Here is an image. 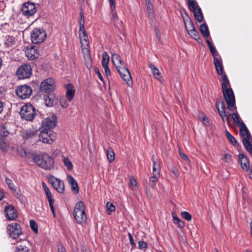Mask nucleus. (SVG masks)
I'll return each instance as SVG.
<instances>
[{"label":"nucleus","mask_w":252,"mask_h":252,"mask_svg":"<svg viewBox=\"0 0 252 252\" xmlns=\"http://www.w3.org/2000/svg\"><path fill=\"white\" fill-rule=\"evenodd\" d=\"M33 159L37 165L44 169L50 170L54 167L53 158L47 154L34 156Z\"/></svg>","instance_id":"nucleus-1"},{"label":"nucleus","mask_w":252,"mask_h":252,"mask_svg":"<svg viewBox=\"0 0 252 252\" xmlns=\"http://www.w3.org/2000/svg\"><path fill=\"white\" fill-rule=\"evenodd\" d=\"M73 216L77 223L82 224L86 222L87 217L85 212V206L82 201H79L76 203Z\"/></svg>","instance_id":"nucleus-2"},{"label":"nucleus","mask_w":252,"mask_h":252,"mask_svg":"<svg viewBox=\"0 0 252 252\" xmlns=\"http://www.w3.org/2000/svg\"><path fill=\"white\" fill-rule=\"evenodd\" d=\"M36 114L34 107L31 104H27L23 105L21 107L20 112L21 118L28 121H32Z\"/></svg>","instance_id":"nucleus-3"},{"label":"nucleus","mask_w":252,"mask_h":252,"mask_svg":"<svg viewBox=\"0 0 252 252\" xmlns=\"http://www.w3.org/2000/svg\"><path fill=\"white\" fill-rule=\"evenodd\" d=\"M239 127L240 132L243 137V144L247 151L251 154L252 153V139L251 137L250 133L244 123H242Z\"/></svg>","instance_id":"nucleus-4"},{"label":"nucleus","mask_w":252,"mask_h":252,"mask_svg":"<svg viewBox=\"0 0 252 252\" xmlns=\"http://www.w3.org/2000/svg\"><path fill=\"white\" fill-rule=\"evenodd\" d=\"M56 138V134L53 131L41 128L40 134L38 135V140L44 143L51 144L55 140Z\"/></svg>","instance_id":"nucleus-5"},{"label":"nucleus","mask_w":252,"mask_h":252,"mask_svg":"<svg viewBox=\"0 0 252 252\" xmlns=\"http://www.w3.org/2000/svg\"><path fill=\"white\" fill-rule=\"evenodd\" d=\"M222 93L229 110L231 111H235L236 109L235 99L232 89L231 88L227 89L222 91Z\"/></svg>","instance_id":"nucleus-6"},{"label":"nucleus","mask_w":252,"mask_h":252,"mask_svg":"<svg viewBox=\"0 0 252 252\" xmlns=\"http://www.w3.org/2000/svg\"><path fill=\"white\" fill-rule=\"evenodd\" d=\"M31 40L34 44L42 43L46 38V33L43 29L34 28L31 33Z\"/></svg>","instance_id":"nucleus-7"},{"label":"nucleus","mask_w":252,"mask_h":252,"mask_svg":"<svg viewBox=\"0 0 252 252\" xmlns=\"http://www.w3.org/2000/svg\"><path fill=\"white\" fill-rule=\"evenodd\" d=\"M56 88L55 82L54 80L52 78H48L41 82L40 86V91L41 92L49 94L52 93Z\"/></svg>","instance_id":"nucleus-8"},{"label":"nucleus","mask_w":252,"mask_h":252,"mask_svg":"<svg viewBox=\"0 0 252 252\" xmlns=\"http://www.w3.org/2000/svg\"><path fill=\"white\" fill-rule=\"evenodd\" d=\"M32 90L30 86L23 85L18 86L16 89V94L17 96L25 99L29 98L32 94Z\"/></svg>","instance_id":"nucleus-9"},{"label":"nucleus","mask_w":252,"mask_h":252,"mask_svg":"<svg viewBox=\"0 0 252 252\" xmlns=\"http://www.w3.org/2000/svg\"><path fill=\"white\" fill-rule=\"evenodd\" d=\"M21 135L22 138L31 142H36L38 141V131L34 129L23 130L21 132Z\"/></svg>","instance_id":"nucleus-10"},{"label":"nucleus","mask_w":252,"mask_h":252,"mask_svg":"<svg viewBox=\"0 0 252 252\" xmlns=\"http://www.w3.org/2000/svg\"><path fill=\"white\" fill-rule=\"evenodd\" d=\"M116 69L121 78L126 82L128 86L132 84L131 77L128 68L124 64L122 66H117Z\"/></svg>","instance_id":"nucleus-11"},{"label":"nucleus","mask_w":252,"mask_h":252,"mask_svg":"<svg viewBox=\"0 0 252 252\" xmlns=\"http://www.w3.org/2000/svg\"><path fill=\"white\" fill-rule=\"evenodd\" d=\"M216 106L219 115L222 119V121L224 122L225 119H226L227 121H229V115L226 114L225 104L221 97L217 99L216 102Z\"/></svg>","instance_id":"nucleus-12"},{"label":"nucleus","mask_w":252,"mask_h":252,"mask_svg":"<svg viewBox=\"0 0 252 252\" xmlns=\"http://www.w3.org/2000/svg\"><path fill=\"white\" fill-rule=\"evenodd\" d=\"M32 69L30 65L24 64L19 67L16 74L20 79H23L30 77L32 74Z\"/></svg>","instance_id":"nucleus-13"},{"label":"nucleus","mask_w":252,"mask_h":252,"mask_svg":"<svg viewBox=\"0 0 252 252\" xmlns=\"http://www.w3.org/2000/svg\"><path fill=\"white\" fill-rule=\"evenodd\" d=\"M8 235L13 239H17L22 233L20 226L17 223L9 224L7 227Z\"/></svg>","instance_id":"nucleus-14"},{"label":"nucleus","mask_w":252,"mask_h":252,"mask_svg":"<svg viewBox=\"0 0 252 252\" xmlns=\"http://www.w3.org/2000/svg\"><path fill=\"white\" fill-rule=\"evenodd\" d=\"M22 13L27 17L33 15L36 11L35 4L31 2H26L23 4L21 8Z\"/></svg>","instance_id":"nucleus-15"},{"label":"nucleus","mask_w":252,"mask_h":252,"mask_svg":"<svg viewBox=\"0 0 252 252\" xmlns=\"http://www.w3.org/2000/svg\"><path fill=\"white\" fill-rule=\"evenodd\" d=\"M79 32L82 46H84V48H82V51L84 54L89 53L88 37L85 29H84L83 30L79 29Z\"/></svg>","instance_id":"nucleus-16"},{"label":"nucleus","mask_w":252,"mask_h":252,"mask_svg":"<svg viewBox=\"0 0 252 252\" xmlns=\"http://www.w3.org/2000/svg\"><path fill=\"white\" fill-rule=\"evenodd\" d=\"M57 123V117L53 115L52 117H48L43 120L42 123V127L50 129L55 127Z\"/></svg>","instance_id":"nucleus-17"},{"label":"nucleus","mask_w":252,"mask_h":252,"mask_svg":"<svg viewBox=\"0 0 252 252\" xmlns=\"http://www.w3.org/2000/svg\"><path fill=\"white\" fill-rule=\"evenodd\" d=\"M27 57L31 60L37 58L39 56V52L37 48L32 45L29 46L25 50Z\"/></svg>","instance_id":"nucleus-18"},{"label":"nucleus","mask_w":252,"mask_h":252,"mask_svg":"<svg viewBox=\"0 0 252 252\" xmlns=\"http://www.w3.org/2000/svg\"><path fill=\"white\" fill-rule=\"evenodd\" d=\"M50 181L51 182V183L52 185L54 188L58 192L60 193H62L63 192L64 190V186L63 181L54 177L50 178Z\"/></svg>","instance_id":"nucleus-19"},{"label":"nucleus","mask_w":252,"mask_h":252,"mask_svg":"<svg viewBox=\"0 0 252 252\" xmlns=\"http://www.w3.org/2000/svg\"><path fill=\"white\" fill-rule=\"evenodd\" d=\"M4 212L6 217L9 220H14L18 216L16 211L14 207L9 205L5 208Z\"/></svg>","instance_id":"nucleus-20"},{"label":"nucleus","mask_w":252,"mask_h":252,"mask_svg":"<svg viewBox=\"0 0 252 252\" xmlns=\"http://www.w3.org/2000/svg\"><path fill=\"white\" fill-rule=\"evenodd\" d=\"M44 100L45 105L48 107L53 106L57 102V99L54 93L47 94L44 96Z\"/></svg>","instance_id":"nucleus-21"},{"label":"nucleus","mask_w":252,"mask_h":252,"mask_svg":"<svg viewBox=\"0 0 252 252\" xmlns=\"http://www.w3.org/2000/svg\"><path fill=\"white\" fill-rule=\"evenodd\" d=\"M239 162L243 170L248 171L250 169V163L248 158L243 154L238 155Z\"/></svg>","instance_id":"nucleus-22"},{"label":"nucleus","mask_w":252,"mask_h":252,"mask_svg":"<svg viewBox=\"0 0 252 252\" xmlns=\"http://www.w3.org/2000/svg\"><path fill=\"white\" fill-rule=\"evenodd\" d=\"M65 89L66 90L65 94L66 98L69 101H71L74 96L75 89L71 84H66Z\"/></svg>","instance_id":"nucleus-23"},{"label":"nucleus","mask_w":252,"mask_h":252,"mask_svg":"<svg viewBox=\"0 0 252 252\" xmlns=\"http://www.w3.org/2000/svg\"><path fill=\"white\" fill-rule=\"evenodd\" d=\"M67 179L69 185L71 186V190L74 194H77L79 192V187L76 181L70 175H67Z\"/></svg>","instance_id":"nucleus-24"},{"label":"nucleus","mask_w":252,"mask_h":252,"mask_svg":"<svg viewBox=\"0 0 252 252\" xmlns=\"http://www.w3.org/2000/svg\"><path fill=\"white\" fill-rule=\"evenodd\" d=\"M152 160L153 162V175L159 176L160 166L159 163L157 162L155 155L152 156Z\"/></svg>","instance_id":"nucleus-25"},{"label":"nucleus","mask_w":252,"mask_h":252,"mask_svg":"<svg viewBox=\"0 0 252 252\" xmlns=\"http://www.w3.org/2000/svg\"><path fill=\"white\" fill-rule=\"evenodd\" d=\"M186 14L187 16V18H185V17H183L184 23L185 24V28L186 29L187 31H190L191 30H193L195 29L193 22L192 20L188 16L187 13L186 12Z\"/></svg>","instance_id":"nucleus-26"},{"label":"nucleus","mask_w":252,"mask_h":252,"mask_svg":"<svg viewBox=\"0 0 252 252\" xmlns=\"http://www.w3.org/2000/svg\"><path fill=\"white\" fill-rule=\"evenodd\" d=\"M112 62L114 65L117 68V66H122L124 65V63L121 60V58L119 55L116 53H112Z\"/></svg>","instance_id":"nucleus-27"},{"label":"nucleus","mask_w":252,"mask_h":252,"mask_svg":"<svg viewBox=\"0 0 252 252\" xmlns=\"http://www.w3.org/2000/svg\"><path fill=\"white\" fill-rule=\"evenodd\" d=\"M2 41L6 47H10L14 43L15 38L13 36L6 35L3 36Z\"/></svg>","instance_id":"nucleus-28"},{"label":"nucleus","mask_w":252,"mask_h":252,"mask_svg":"<svg viewBox=\"0 0 252 252\" xmlns=\"http://www.w3.org/2000/svg\"><path fill=\"white\" fill-rule=\"evenodd\" d=\"M214 65L217 71V73L219 75H221L222 76V74H224L223 73V66L222 65V60H216L215 62H214Z\"/></svg>","instance_id":"nucleus-29"},{"label":"nucleus","mask_w":252,"mask_h":252,"mask_svg":"<svg viewBox=\"0 0 252 252\" xmlns=\"http://www.w3.org/2000/svg\"><path fill=\"white\" fill-rule=\"evenodd\" d=\"M222 82L221 84V88H222V91L231 88L230 87L229 81L225 73H224V74H222Z\"/></svg>","instance_id":"nucleus-30"},{"label":"nucleus","mask_w":252,"mask_h":252,"mask_svg":"<svg viewBox=\"0 0 252 252\" xmlns=\"http://www.w3.org/2000/svg\"><path fill=\"white\" fill-rule=\"evenodd\" d=\"M149 67L151 69L152 72L154 76L158 80H160L161 77L159 70L152 63L149 64Z\"/></svg>","instance_id":"nucleus-31"},{"label":"nucleus","mask_w":252,"mask_h":252,"mask_svg":"<svg viewBox=\"0 0 252 252\" xmlns=\"http://www.w3.org/2000/svg\"><path fill=\"white\" fill-rule=\"evenodd\" d=\"M174 223L179 228H182L185 226L184 222L180 220L175 214L172 213Z\"/></svg>","instance_id":"nucleus-32"},{"label":"nucleus","mask_w":252,"mask_h":252,"mask_svg":"<svg viewBox=\"0 0 252 252\" xmlns=\"http://www.w3.org/2000/svg\"><path fill=\"white\" fill-rule=\"evenodd\" d=\"M62 160L63 162L64 166L68 170H71L73 169L72 163L67 157L63 156Z\"/></svg>","instance_id":"nucleus-33"},{"label":"nucleus","mask_w":252,"mask_h":252,"mask_svg":"<svg viewBox=\"0 0 252 252\" xmlns=\"http://www.w3.org/2000/svg\"><path fill=\"white\" fill-rule=\"evenodd\" d=\"M200 31L205 38L209 36L210 33L207 25L206 24H202L200 27Z\"/></svg>","instance_id":"nucleus-34"},{"label":"nucleus","mask_w":252,"mask_h":252,"mask_svg":"<svg viewBox=\"0 0 252 252\" xmlns=\"http://www.w3.org/2000/svg\"><path fill=\"white\" fill-rule=\"evenodd\" d=\"M188 34L192 38L196 40L198 43L200 42V41L201 40L198 32L195 30V29L191 30L187 32Z\"/></svg>","instance_id":"nucleus-35"},{"label":"nucleus","mask_w":252,"mask_h":252,"mask_svg":"<svg viewBox=\"0 0 252 252\" xmlns=\"http://www.w3.org/2000/svg\"><path fill=\"white\" fill-rule=\"evenodd\" d=\"M225 133L226 137L228 140L230 141V142L234 146H238L239 143L237 142L236 138L227 130H226Z\"/></svg>","instance_id":"nucleus-36"},{"label":"nucleus","mask_w":252,"mask_h":252,"mask_svg":"<svg viewBox=\"0 0 252 252\" xmlns=\"http://www.w3.org/2000/svg\"><path fill=\"white\" fill-rule=\"evenodd\" d=\"M188 5L189 9L192 12L200 8L197 2L192 0H189Z\"/></svg>","instance_id":"nucleus-37"},{"label":"nucleus","mask_w":252,"mask_h":252,"mask_svg":"<svg viewBox=\"0 0 252 252\" xmlns=\"http://www.w3.org/2000/svg\"><path fill=\"white\" fill-rule=\"evenodd\" d=\"M193 12L196 20L199 23L203 21V16L201 8L198 9V10L193 11Z\"/></svg>","instance_id":"nucleus-38"},{"label":"nucleus","mask_w":252,"mask_h":252,"mask_svg":"<svg viewBox=\"0 0 252 252\" xmlns=\"http://www.w3.org/2000/svg\"><path fill=\"white\" fill-rule=\"evenodd\" d=\"M232 117L235 124L238 126H241V124L244 123L240 120V117L237 113H233L232 114Z\"/></svg>","instance_id":"nucleus-39"},{"label":"nucleus","mask_w":252,"mask_h":252,"mask_svg":"<svg viewBox=\"0 0 252 252\" xmlns=\"http://www.w3.org/2000/svg\"><path fill=\"white\" fill-rule=\"evenodd\" d=\"M107 158L108 161L112 163L115 159V153L111 149H109L106 151Z\"/></svg>","instance_id":"nucleus-40"},{"label":"nucleus","mask_w":252,"mask_h":252,"mask_svg":"<svg viewBox=\"0 0 252 252\" xmlns=\"http://www.w3.org/2000/svg\"><path fill=\"white\" fill-rule=\"evenodd\" d=\"M78 23L79 25V29L81 30H84V29H85V18L84 13L82 11L80 13V18L78 21Z\"/></svg>","instance_id":"nucleus-41"},{"label":"nucleus","mask_w":252,"mask_h":252,"mask_svg":"<svg viewBox=\"0 0 252 252\" xmlns=\"http://www.w3.org/2000/svg\"><path fill=\"white\" fill-rule=\"evenodd\" d=\"M109 62V56L106 52H104L102 55V66H108Z\"/></svg>","instance_id":"nucleus-42"},{"label":"nucleus","mask_w":252,"mask_h":252,"mask_svg":"<svg viewBox=\"0 0 252 252\" xmlns=\"http://www.w3.org/2000/svg\"><path fill=\"white\" fill-rule=\"evenodd\" d=\"M158 178L159 176H154V175H153V176L150 178L149 184L153 188L155 187L156 183L158 181Z\"/></svg>","instance_id":"nucleus-43"},{"label":"nucleus","mask_w":252,"mask_h":252,"mask_svg":"<svg viewBox=\"0 0 252 252\" xmlns=\"http://www.w3.org/2000/svg\"><path fill=\"white\" fill-rule=\"evenodd\" d=\"M16 252H30V250L28 247L19 244L16 246Z\"/></svg>","instance_id":"nucleus-44"},{"label":"nucleus","mask_w":252,"mask_h":252,"mask_svg":"<svg viewBox=\"0 0 252 252\" xmlns=\"http://www.w3.org/2000/svg\"><path fill=\"white\" fill-rule=\"evenodd\" d=\"M8 131L6 129L5 126L3 125H0V136L5 137L8 135Z\"/></svg>","instance_id":"nucleus-45"},{"label":"nucleus","mask_w":252,"mask_h":252,"mask_svg":"<svg viewBox=\"0 0 252 252\" xmlns=\"http://www.w3.org/2000/svg\"><path fill=\"white\" fill-rule=\"evenodd\" d=\"M30 227L35 233H38V226L34 220H31L30 221Z\"/></svg>","instance_id":"nucleus-46"},{"label":"nucleus","mask_w":252,"mask_h":252,"mask_svg":"<svg viewBox=\"0 0 252 252\" xmlns=\"http://www.w3.org/2000/svg\"><path fill=\"white\" fill-rule=\"evenodd\" d=\"M106 208L107 211H108V214L110 215L112 212L115 211V206L112 203L107 202L106 204Z\"/></svg>","instance_id":"nucleus-47"},{"label":"nucleus","mask_w":252,"mask_h":252,"mask_svg":"<svg viewBox=\"0 0 252 252\" xmlns=\"http://www.w3.org/2000/svg\"><path fill=\"white\" fill-rule=\"evenodd\" d=\"M181 217L188 221H189L191 220V215L187 211L182 212L181 213Z\"/></svg>","instance_id":"nucleus-48"},{"label":"nucleus","mask_w":252,"mask_h":252,"mask_svg":"<svg viewBox=\"0 0 252 252\" xmlns=\"http://www.w3.org/2000/svg\"><path fill=\"white\" fill-rule=\"evenodd\" d=\"M8 149V147L6 143L2 139L0 141V149L3 152H6Z\"/></svg>","instance_id":"nucleus-49"},{"label":"nucleus","mask_w":252,"mask_h":252,"mask_svg":"<svg viewBox=\"0 0 252 252\" xmlns=\"http://www.w3.org/2000/svg\"><path fill=\"white\" fill-rule=\"evenodd\" d=\"M211 53L213 57L214 62H215L216 59L217 60L221 59L220 55H219L216 49L214 50V51H213L211 52Z\"/></svg>","instance_id":"nucleus-50"},{"label":"nucleus","mask_w":252,"mask_h":252,"mask_svg":"<svg viewBox=\"0 0 252 252\" xmlns=\"http://www.w3.org/2000/svg\"><path fill=\"white\" fill-rule=\"evenodd\" d=\"M147 245L146 243L143 241H140L138 242V248L141 250H145L147 249Z\"/></svg>","instance_id":"nucleus-51"},{"label":"nucleus","mask_w":252,"mask_h":252,"mask_svg":"<svg viewBox=\"0 0 252 252\" xmlns=\"http://www.w3.org/2000/svg\"><path fill=\"white\" fill-rule=\"evenodd\" d=\"M146 5H147V8L149 10V13H152L153 12V5L151 3L150 0H146Z\"/></svg>","instance_id":"nucleus-52"},{"label":"nucleus","mask_w":252,"mask_h":252,"mask_svg":"<svg viewBox=\"0 0 252 252\" xmlns=\"http://www.w3.org/2000/svg\"><path fill=\"white\" fill-rule=\"evenodd\" d=\"M231 158L232 157L230 154H225L223 155V157L221 159L226 162H229L231 160Z\"/></svg>","instance_id":"nucleus-53"},{"label":"nucleus","mask_w":252,"mask_h":252,"mask_svg":"<svg viewBox=\"0 0 252 252\" xmlns=\"http://www.w3.org/2000/svg\"><path fill=\"white\" fill-rule=\"evenodd\" d=\"M87 54V57H88V60L86 62V65L87 68L91 69L92 68V61L91 58L89 57V53H86Z\"/></svg>","instance_id":"nucleus-54"},{"label":"nucleus","mask_w":252,"mask_h":252,"mask_svg":"<svg viewBox=\"0 0 252 252\" xmlns=\"http://www.w3.org/2000/svg\"><path fill=\"white\" fill-rule=\"evenodd\" d=\"M6 183L10 189H14V186L12 183V181L10 179H6Z\"/></svg>","instance_id":"nucleus-55"},{"label":"nucleus","mask_w":252,"mask_h":252,"mask_svg":"<svg viewBox=\"0 0 252 252\" xmlns=\"http://www.w3.org/2000/svg\"><path fill=\"white\" fill-rule=\"evenodd\" d=\"M111 14L114 20H116L118 18L116 8L111 9Z\"/></svg>","instance_id":"nucleus-56"},{"label":"nucleus","mask_w":252,"mask_h":252,"mask_svg":"<svg viewBox=\"0 0 252 252\" xmlns=\"http://www.w3.org/2000/svg\"><path fill=\"white\" fill-rule=\"evenodd\" d=\"M46 196L48 199V202L54 201V199L53 198L52 194L50 191L46 192Z\"/></svg>","instance_id":"nucleus-57"},{"label":"nucleus","mask_w":252,"mask_h":252,"mask_svg":"<svg viewBox=\"0 0 252 252\" xmlns=\"http://www.w3.org/2000/svg\"><path fill=\"white\" fill-rule=\"evenodd\" d=\"M58 252H66L65 248L61 244H59L58 245Z\"/></svg>","instance_id":"nucleus-58"},{"label":"nucleus","mask_w":252,"mask_h":252,"mask_svg":"<svg viewBox=\"0 0 252 252\" xmlns=\"http://www.w3.org/2000/svg\"><path fill=\"white\" fill-rule=\"evenodd\" d=\"M60 104L61 106L63 108H66L68 106V104L66 103V100L64 98L61 99Z\"/></svg>","instance_id":"nucleus-59"},{"label":"nucleus","mask_w":252,"mask_h":252,"mask_svg":"<svg viewBox=\"0 0 252 252\" xmlns=\"http://www.w3.org/2000/svg\"><path fill=\"white\" fill-rule=\"evenodd\" d=\"M202 122L203 123V124L206 126H209L210 125L209 120L206 117H204L202 118Z\"/></svg>","instance_id":"nucleus-60"},{"label":"nucleus","mask_w":252,"mask_h":252,"mask_svg":"<svg viewBox=\"0 0 252 252\" xmlns=\"http://www.w3.org/2000/svg\"><path fill=\"white\" fill-rule=\"evenodd\" d=\"M179 154H180L181 158L183 160H186V161L189 160V158H188L187 156L185 154L182 153L181 151H180Z\"/></svg>","instance_id":"nucleus-61"},{"label":"nucleus","mask_w":252,"mask_h":252,"mask_svg":"<svg viewBox=\"0 0 252 252\" xmlns=\"http://www.w3.org/2000/svg\"><path fill=\"white\" fill-rule=\"evenodd\" d=\"M110 9L116 8L115 0H109Z\"/></svg>","instance_id":"nucleus-62"},{"label":"nucleus","mask_w":252,"mask_h":252,"mask_svg":"<svg viewBox=\"0 0 252 252\" xmlns=\"http://www.w3.org/2000/svg\"><path fill=\"white\" fill-rule=\"evenodd\" d=\"M103 67L104 68L106 75V76L109 75L110 74L111 72H110V69H109L108 66H103Z\"/></svg>","instance_id":"nucleus-63"},{"label":"nucleus","mask_w":252,"mask_h":252,"mask_svg":"<svg viewBox=\"0 0 252 252\" xmlns=\"http://www.w3.org/2000/svg\"><path fill=\"white\" fill-rule=\"evenodd\" d=\"M42 186L43 187V189H44V190L45 192H47V191H50L48 187L47 186L46 184L44 182L42 183Z\"/></svg>","instance_id":"nucleus-64"}]
</instances>
